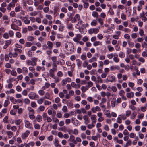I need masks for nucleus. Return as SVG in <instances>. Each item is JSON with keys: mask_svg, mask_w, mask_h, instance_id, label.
I'll return each instance as SVG.
<instances>
[{"mask_svg": "<svg viewBox=\"0 0 147 147\" xmlns=\"http://www.w3.org/2000/svg\"><path fill=\"white\" fill-rule=\"evenodd\" d=\"M102 42L99 41H95L93 43V45L95 46H96L98 45H102Z\"/></svg>", "mask_w": 147, "mask_h": 147, "instance_id": "nucleus-21", "label": "nucleus"}, {"mask_svg": "<svg viewBox=\"0 0 147 147\" xmlns=\"http://www.w3.org/2000/svg\"><path fill=\"white\" fill-rule=\"evenodd\" d=\"M11 43V41L10 40H6L5 42V45L3 46V48L6 49L10 45Z\"/></svg>", "mask_w": 147, "mask_h": 147, "instance_id": "nucleus-14", "label": "nucleus"}, {"mask_svg": "<svg viewBox=\"0 0 147 147\" xmlns=\"http://www.w3.org/2000/svg\"><path fill=\"white\" fill-rule=\"evenodd\" d=\"M125 94V92L123 90H121L119 92V95L121 96H123Z\"/></svg>", "mask_w": 147, "mask_h": 147, "instance_id": "nucleus-42", "label": "nucleus"}, {"mask_svg": "<svg viewBox=\"0 0 147 147\" xmlns=\"http://www.w3.org/2000/svg\"><path fill=\"white\" fill-rule=\"evenodd\" d=\"M10 37H12L14 35V32L13 31L9 30L8 33Z\"/></svg>", "mask_w": 147, "mask_h": 147, "instance_id": "nucleus-47", "label": "nucleus"}, {"mask_svg": "<svg viewBox=\"0 0 147 147\" xmlns=\"http://www.w3.org/2000/svg\"><path fill=\"white\" fill-rule=\"evenodd\" d=\"M59 141L57 139H55V140L54 142V144L55 145V146L56 147H61V145L59 144Z\"/></svg>", "mask_w": 147, "mask_h": 147, "instance_id": "nucleus-16", "label": "nucleus"}, {"mask_svg": "<svg viewBox=\"0 0 147 147\" xmlns=\"http://www.w3.org/2000/svg\"><path fill=\"white\" fill-rule=\"evenodd\" d=\"M44 99V98H40L37 101V103L39 104H42L43 102V100Z\"/></svg>", "mask_w": 147, "mask_h": 147, "instance_id": "nucleus-36", "label": "nucleus"}, {"mask_svg": "<svg viewBox=\"0 0 147 147\" xmlns=\"http://www.w3.org/2000/svg\"><path fill=\"white\" fill-rule=\"evenodd\" d=\"M76 61L77 66L79 67H80L82 63L80 59H77Z\"/></svg>", "mask_w": 147, "mask_h": 147, "instance_id": "nucleus-29", "label": "nucleus"}, {"mask_svg": "<svg viewBox=\"0 0 147 147\" xmlns=\"http://www.w3.org/2000/svg\"><path fill=\"white\" fill-rule=\"evenodd\" d=\"M116 102V105H117L119 103H120L121 102V98H117Z\"/></svg>", "mask_w": 147, "mask_h": 147, "instance_id": "nucleus-52", "label": "nucleus"}, {"mask_svg": "<svg viewBox=\"0 0 147 147\" xmlns=\"http://www.w3.org/2000/svg\"><path fill=\"white\" fill-rule=\"evenodd\" d=\"M16 90L18 92L21 91L22 90L21 87L19 85H18L16 86Z\"/></svg>", "mask_w": 147, "mask_h": 147, "instance_id": "nucleus-59", "label": "nucleus"}, {"mask_svg": "<svg viewBox=\"0 0 147 147\" xmlns=\"http://www.w3.org/2000/svg\"><path fill=\"white\" fill-rule=\"evenodd\" d=\"M14 50L15 52L17 53H21L22 52V51L21 49H17V48H14Z\"/></svg>", "mask_w": 147, "mask_h": 147, "instance_id": "nucleus-26", "label": "nucleus"}, {"mask_svg": "<svg viewBox=\"0 0 147 147\" xmlns=\"http://www.w3.org/2000/svg\"><path fill=\"white\" fill-rule=\"evenodd\" d=\"M107 48L109 51H113L114 49V48L111 46V45H108L107 46Z\"/></svg>", "mask_w": 147, "mask_h": 147, "instance_id": "nucleus-39", "label": "nucleus"}, {"mask_svg": "<svg viewBox=\"0 0 147 147\" xmlns=\"http://www.w3.org/2000/svg\"><path fill=\"white\" fill-rule=\"evenodd\" d=\"M51 60L53 61V63H56L57 57L56 56H53L51 57Z\"/></svg>", "mask_w": 147, "mask_h": 147, "instance_id": "nucleus-33", "label": "nucleus"}, {"mask_svg": "<svg viewBox=\"0 0 147 147\" xmlns=\"http://www.w3.org/2000/svg\"><path fill=\"white\" fill-rule=\"evenodd\" d=\"M71 86L75 88H79L80 87V84H76L74 82H72L71 84Z\"/></svg>", "mask_w": 147, "mask_h": 147, "instance_id": "nucleus-13", "label": "nucleus"}, {"mask_svg": "<svg viewBox=\"0 0 147 147\" xmlns=\"http://www.w3.org/2000/svg\"><path fill=\"white\" fill-rule=\"evenodd\" d=\"M18 55L17 53L14 52L13 54L11 52H10L8 55L9 57L10 58H12V57L13 58H16L17 57Z\"/></svg>", "mask_w": 147, "mask_h": 147, "instance_id": "nucleus-10", "label": "nucleus"}, {"mask_svg": "<svg viewBox=\"0 0 147 147\" xmlns=\"http://www.w3.org/2000/svg\"><path fill=\"white\" fill-rule=\"evenodd\" d=\"M3 37L4 38L6 39H8L9 38V35L7 33H5L3 35Z\"/></svg>", "mask_w": 147, "mask_h": 147, "instance_id": "nucleus-44", "label": "nucleus"}, {"mask_svg": "<svg viewBox=\"0 0 147 147\" xmlns=\"http://www.w3.org/2000/svg\"><path fill=\"white\" fill-rule=\"evenodd\" d=\"M47 45H48V48L49 49H51L53 48V44L52 42L50 41H48L47 42Z\"/></svg>", "mask_w": 147, "mask_h": 147, "instance_id": "nucleus-22", "label": "nucleus"}, {"mask_svg": "<svg viewBox=\"0 0 147 147\" xmlns=\"http://www.w3.org/2000/svg\"><path fill=\"white\" fill-rule=\"evenodd\" d=\"M38 93L40 95L42 96L44 94L45 92L42 90H40L38 91Z\"/></svg>", "mask_w": 147, "mask_h": 147, "instance_id": "nucleus-57", "label": "nucleus"}, {"mask_svg": "<svg viewBox=\"0 0 147 147\" xmlns=\"http://www.w3.org/2000/svg\"><path fill=\"white\" fill-rule=\"evenodd\" d=\"M16 36L17 37L20 38L21 37V34L20 32H17L16 33Z\"/></svg>", "mask_w": 147, "mask_h": 147, "instance_id": "nucleus-55", "label": "nucleus"}, {"mask_svg": "<svg viewBox=\"0 0 147 147\" xmlns=\"http://www.w3.org/2000/svg\"><path fill=\"white\" fill-rule=\"evenodd\" d=\"M13 22H15L16 23V24L18 26H20L22 25V22L21 21L19 20H17L16 19H14L13 20Z\"/></svg>", "mask_w": 147, "mask_h": 147, "instance_id": "nucleus-12", "label": "nucleus"}, {"mask_svg": "<svg viewBox=\"0 0 147 147\" xmlns=\"http://www.w3.org/2000/svg\"><path fill=\"white\" fill-rule=\"evenodd\" d=\"M50 3H51V2L47 0V1H45L44 2V5H45L47 6H48L50 4Z\"/></svg>", "mask_w": 147, "mask_h": 147, "instance_id": "nucleus-35", "label": "nucleus"}, {"mask_svg": "<svg viewBox=\"0 0 147 147\" xmlns=\"http://www.w3.org/2000/svg\"><path fill=\"white\" fill-rule=\"evenodd\" d=\"M67 50L69 51L73 52L74 51V45L71 43H70L69 45V47L67 49Z\"/></svg>", "mask_w": 147, "mask_h": 147, "instance_id": "nucleus-8", "label": "nucleus"}, {"mask_svg": "<svg viewBox=\"0 0 147 147\" xmlns=\"http://www.w3.org/2000/svg\"><path fill=\"white\" fill-rule=\"evenodd\" d=\"M131 114V111L130 110H128L126 111V116L127 117L129 116Z\"/></svg>", "mask_w": 147, "mask_h": 147, "instance_id": "nucleus-54", "label": "nucleus"}, {"mask_svg": "<svg viewBox=\"0 0 147 147\" xmlns=\"http://www.w3.org/2000/svg\"><path fill=\"white\" fill-rule=\"evenodd\" d=\"M121 18L123 20H125L126 19V16L123 13H122L121 16Z\"/></svg>", "mask_w": 147, "mask_h": 147, "instance_id": "nucleus-53", "label": "nucleus"}, {"mask_svg": "<svg viewBox=\"0 0 147 147\" xmlns=\"http://www.w3.org/2000/svg\"><path fill=\"white\" fill-rule=\"evenodd\" d=\"M83 2L84 3V7L85 8H87L89 6L88 3L85 2L84 1H83Z\"/></svg>", "mask_w": 147, "mask_h": 147, "instance_id": "nucleus-37", "label": "nucleus"}, {"mask_svg": "<svg viewBox=\"0 0 147 147\" xmlns=\"http://www.w3.org/2000/svg\"><path fill=\"white\" fill-rule=\"evenodd\" d=\"M115 104H116V102L115 99L114 100L113 98V99L111 101V107H115Z\"/></svg>", "mask_w": 147, "mask_h": 147, "instance_id": "nucleus-27", "label": "nucleus"}, {"mask_svg": "<svg viewBox=\"0 0 147 147\" xmlns=\"http://www.w3.org/2000/svg\"><path fill=\"white\" fill-rule=\"evenodd\" d=\"M34 37L32 36H29L27 38V39L28 40L30 41H32L34 40Z\"/></svg>", "mask_w": 147, "mask_h": 147, "instance_id": "nucleus-45", "label": "nucleus"}, {"mask_svg": "<svg viewBox=\"0 0 147 147\" xmlns=\"http://www.w3.org/2000/svg\"><path fill=\"white\" fill-rule=\"evenodd\" d=\"M99 31V30L98 28L91 29L88 30L89 33L91 34L93 33H97Z\"/></svg>", "mask_w": 147, "mask_h": 147, "instance_id": "nucleus-6", "label": "nucleus"}, {"mask_svg": "<svg viewBox=\"0 0 147 147\" xmlns=\"http://www.w3.org/2000/svg\"><path fill=\"white\" fill-rule=\"evenodd\" d=\"M81 58L83 60L86 59V55H82L81 56Z\"/></svg>", "mask_w": 147, "mask_h": 147, "instance_id": "nucleus-61", "label": "nucleus"}, {"mask_svg": "<svg viewBox=\"0 0 147 147\" xmlns=\"http://www.w3.org/2000/svg\"><path fill=\"white\" fill-rule=\"evenodd\" d=\"M142 46L143 48H145L146 49L147 48V43L145 42H144L142 44Z\"/></svg>", "mask_w": 147, "mask_h": 147, "instance_id": "nucleus-49", "label": "nucleus"}, {"mask_svg": "<svg viewBox=\"0 0 147 147\" xmlns=\"http://www.w3.org/2000/svg\"><path fill=\"white\" fill-rule=\"evenodd\" d=\"M97 60V58L96 57H94L90 59L89 60V62L90 63H91L93 62L96 61Z\"/></svg>", "mask_w": 147, "mask_h": 147, "instance_id": "nucleus-25", "label": "nucleus"}, {"mask_svg": "<svg viewBox=\"0 0 147 147\" xmlns=\"http://www.w3.org/2000/svg\"><path fill=\"white\" fill-rule=\"evenodd\" d=\"M28 110L29 111V115H33L34 114V110L31 107H29Z\"/></svg>", "mask_w": 147, "mask_h": 147, "instance_id": "nucleus-20", "label": "nucleus"}, {"mask_svg": "<svg viewBox=\"0 0 147 147\" xmlns=\"http://www.w3.org/2000/svg\"><path fill=\"white\" fill-rule=\"evenodd\" d=\"M11 28L15 30H19L18 29L19 27L18 26L15 24H12L11 25Z\"/></svg>", "mask_w": 147, "mask_h": 147, "instance_id": "nucleus-15", "label": "nucleus"}, {"mask_svg": "<svg viewBox=\"0 0 147 147\" xmlns=\"http://www.w3.org/2000/svg\"><path fill=\"white\" fill-rule=\"evenodd\" d=\"M61 11L62 12H63L65 13H66L67 12V9L65 8V7H62L61 8Z\"/></svg>", "mask_w": 147, "mask_h": 147, "instance_id": "nucleus-62", "label": "nucleus"}, {"mask_svg": "<svg viewBox=\"0 0 147 147\" xmlns=\"http://www.w3.org/2000/svg\"><path fill=\"white\" fill-rule=\"evenodd\" d=\"M129 45V46L130 47H133L134 46V44L133 42H130L129 40L127 41Z\"/></svg>", "mask_w": 147, "mask_h": 147, "instance_id": "nucleus-34", "label": "nucleus"}, {"mask_svg": "<svg viewBox=\"0 0 147 147\" xmlns=\"http://www.w3.org/2000/svg\"><path fill=\"white\" fill-rule=\"evenodd\" d=\"M16 12H18L20 11V9L19 6L16 7L15 9Z\"/></svg>", "mask_w": 147, "mask_h": 147, "instance_id": "nucleus-63", "label": "nucleus"}, {"mask_svg": "<svg viewBox=\"0 0 147 147\" xmlns=\"http://www.w3.org/2000/svg\"><path fill=\"white\" fill-rule=\"evenodd\" d=\"M115 78L113 76L109 75L107 78L106 80V82H107L109 81L111 82H114L115 81Z\"/></svg>", "mask_w": 147, "mask_h": 147, "instance_id": "nucleus-2", "label": "nucleus"}, {"mask_svg": "<svg viewBox=\"0 0 147 147\" xmlns=\"http://www.w3.org/2000/svg\"><path fill=\"white\" fill-rule=\"evenodd\" d=\"M10 103L9 101L8 100H6L5 101L4 104V106L7 107L8 106L9 104Z\"/></svg>", "mask_w": 147, "mask_h": 147, "instance_id": "nucleus-30", "label": "nucleus"}, {"mask_svg": "<svg viewBox=\"0 0 147 147\" xmlns=\"http://www.w3.org/2000/svg\"><path fill=\"white\" fill-rule=\"evenodd\" d=\"M93 85V83L91 81H89L87 83V85L86 86V87L88 88H89L92 86Z\"/></svg>", "mask_w": 147, "mask_h": 147, "instance_id": "nucleus-23", "label": "nucleus"}, {"mask_svg": "<svg viewBox=\"0 0 147 147\" xmlns=\"http://www.w3.org/2000/svg\"><path fill=\"white\" fill-rule=\"evenodd\" d=\"M98 22L101 24L102 25L103 24V20L101 18H99L97 20Z\"/></svg>", "mask_w": 147, "mask_h": 147, "instance_id": "nucleus-46", "label": "nucleus"}, {"mask_svg": "<svg viewBox=\"0 0 147 147\" xmlns=\"http://www.w3.org/2000/svg\"><path fill=\"white\" fill-rule=\"evenodd\" d=\"M31 105L32 107L34 108L36 107L37 106L36 103L34 102H32L31 103Z\"/></svg>", "mask_w": 147, "mask_h": 147, "instance_id": "nucleus-56", "label": "nucleus"}, {"mask_svg": "<svg viewBox=\"0 0 147 147\" xmlns=\"http://www.w3.org/2000/svg\"><path fill=\"white\" fill-rule=\"evenodd\" d=\"M71 81V79L70 78H67L65 79H63L62 80L63 84L62 86H63V84H66L67 82H70Z\"/></svg>", "mask_w": 147, "mask_h": 147, "instance_id": "nucleus-11", "label": "nucleus"}, {"mask_svg": "<svg viewBox=\"0 0 147 147\" xmlns=\"http://www.w3.org/2000/svg\"><path fill=\"white\" fill-rule=\"evenodd\" d=\"M2 19L3 20H5L4 22V24L7 25L9 24L10 20L7 16L6 15H3L2 17Z\"/></svg>", "mask_w": 147, "mask_h": 147, "instance_id": "nucleus-1", "label": "nucleus"}, {"mask_svg": "<svg viewBox=\"0 0 147 147\" xmlns=\"http://www.w3.org/2000/svg\"><path fill=\"white\" fill-rule=\"evenodd\" d=\"M30 131L27 130L25 133H22V134L21 137L23 139H25L30 134Z\"/></svg>", "mask_w": 147, "mask_h": 147, "instance_id": "nucleus-4", "label": "nucleus"}, {"mask_svg": "<svg viewBox=\"0 0 147 147\" xmlns=\"http://www.w3.org/2000/svg\"><path fill=\"white\" fill-rule=\"evenodd\" d=\"M25 126L26 128L31 129L32 127V125L28 121L25 120L24 121Z\"/></svg>", "mask_w": 147, "mask_h": 147, "instance_id": "nucleus-5", "label": "nucleus"}, {"mask_svg": "<svg viewBox=\"0 0 147 147\" xmlns=\"http://www.w3.org/2000/svg\"><path fill=\"white\" fill-rule=\"evenodd\" d=\"M115 21L117 24L120 23L121 22V20H118L117 18H115Z\"/></svg>", "mask_w": 147, "mask_h": 147, "instance_id": "nucleus-48", "label": "nucleus"}, {"mask_svg": "<svg viewBox=\"0 0 147 147\" xmlns=\"http://www.w3.org/2000/svg\"><path fill=\"white\" fill-rule=\"evenodd\" d=\"M134 93L133 92L127 93L126 94L127 97L129 98H131L133 97L134 96Z\"/></svg>", "mask_w": 147, "mask_h": 147, "instance_id": "nucleus-17", "label": "nucleus"}, {"mask_svg": "<svg viewBox=\"0 0 147 147\" xmlns=\"http://www.w3.org/2000/svg\"><path fill=\"white\" fill-rule=\"evenodd\" d=\"M55 71L53 69H51L49 70V76L51 77H54V72Z\"/></svg>", "mask_w": 147, "mask_h": 147, "instance_id": "nucleus-19", "label": "nucleus"}, {"mask_svg": "<svg viewBox=\"0 0 147 147\" xmlns=\"http://www.w3.org/2000/svg\"><path fill=\"white\" fill-rule=\"evenodd\" d=\"M6 132L9 138H11L13 135V133L11 131H7Z\"/></svg>", "mask_w": 147, "mask_h": 147, "instance_id": "nucleus-18", "label": "nucleus"}, {"mask_svg": "<svg viewBox=\"0 0 147 147\" xmlns=\"http://www.w3.org/2000/svg\"><path fill=\"white\" fill-rule=\"evenodd\" d=\"M87 100L90 102H92L93 101V98L91 97H88L87 98Z\"/></svg>", "mask_w": 147, "mask_h": 147, "instance_id": "nucleus-43", "label": "nucleus"}, {"mask_svg": "<svg viewBox=\"0 0 147 147\" xmlns=\"http://www.w3.org/2000/svg\"><path fill=\"white\" fill-rule=\"evenodd\" d=\"M36 93L33 92H31L29 94L28 96L29 98L31 99H34L36 96Z\"/></svg>", "mask_w": 147, "mask_h": 147, "instance_id": "nucleus-9", "label": "nucleus"}, {"mask_svg": "<svg viewBox=\"0 0 147 147\" xmlns=\"http://www.w3.org/2000/svg\"><path fill=\"white\" fill-rule=\"evenodd\" d=\"M50 97V94L48 93L47 92L45 93V96L44 98H46L47 99H49Z\"/></svg>", "mask_w": 147, "mask_h": 147, "instance_id": "nucleus-40", "label": "nucleus"}, {"mask_svg": "<svg viewBox=\"0 0 147 147\" xmlns=\"http://www.w3.org/2000/svg\"><path fill=\"white\" fill-rule=\"evenodd\" d=\"M82 37V36L80 34H77L76 35V37L74 38L73 40L76 42H79Z\"/></svg>", "mask_w": 147, "mask_h": 147, "instance_id": "nucleus-7", "label": "nucleus"}, {"mask_svg": "<svg viewBox=\"0 0 147 147\" xmlns=\"http://www.w3.org/2000/svg\"><path fill=\"white\" fill-rule=\"evenodd\" d=\"M97 24V21L96 20H94L91 22V24L92 26H94L96 25Z\"/></svg>", "mask_w": 147, "mask_h": 147, "instance_id": "nucleus-31", "label": "nucleus"}, {"mask_svg": "<svg viewBox=\"0 0 147 147\" xmlns=\"http://www.w3.org/2000/svg\"><path fill=\"white\" fill-rule=\"evenodd\" d=\"M39 109L40 111H44L45 109V107L44 106H40L39 108Z\"/></svg>", "mask_w": 147, "mask_h": 147, "instance_id": "nucleus-60", "label": "nucleus"}, {"mask_svg": "<svg viewBox=\"0 0 147 147\" xmlns=\"http://www.w3.org/2000/svg\"><path fill=\"white\" fill-rule=\"evenodd\" d=\"M36 119L38 122H40L42 121V118L41 116L38 115L36 116Z\"/></svg>", "mask_w": 147, "mask_h": 147, "instance_id": "nucleus-24", "label": "nucleus"}, {"mask_svg": "<svg viewBox=\"0 0 147 147\" xmlns=\"http://www.w3.org/2000/svg\"><path fill=\"white\" fill-rule=\"evenodd\" d=\"M75 136L72 135H71L70 136L69 140L70 142H73L75 140Z\"/></svg>", "mask_w": 147, "mask_h": 147, "instance_id": "nucleus-32", "label": "nucleus"}, {"mask_svg": "<svg viewBox=\"0 0 147 147\" xmlns=\"http://www.w3.org/2000/svg\"><path fill=\"white\" fill-rule=\"evenodd\" d=\"M57 66L56 63H53L52 69L55 71H57Z\"/></svg>", "mask_w": 147, "mask_h": 147, "instance_id": "nucleus-28", "label": "nucleus"}, {"mask_svg": "<svg viewBox=\"0 0 147 147\" xmlns=\"http://www.w3.org/2000/svg\"><path fill=\"white\" fill-rule=\"evenodd\" d=\"M142 55L144 57H147V53L146 51H144L142 53Z\"/></svg>", "mask_w": 147, "mask_h": 147, "instance_id": "nucleus-64", "label": "nucleus"}, {"mask_svg": "<svg viewBox=\"0 0 147 147\" xmlns=\"http://www.w3.org/2000/svg\"><path fill=\"white\" fill-rule=\"evenodd\" d=\"M91 111L94 113H95L96 111H101V109L98 106H96L95 107H93L91 109Z\"/></svg>", "mask_w": 147, "mask_h": 147, "instance_id": "nucleus-3", "label": "nucleus"}, {"mask_svg": "<svg viewBox=\"0 0 147 147\" xmlns=\"http://www.w3.org/2000/svg\"><path fill=\"white\" fill-rule=\"evenodd\" d=\"M88 88H86L84 86H82L81 87V90L83 92H84L86 90L88 89Z\"/></svg>", "mask_w": 147, "mask_h": 147, "instance_id": "nucleus-51", "label": "nucleus"}, {"mask_svg": "<svg viewBox=\"0 0 147 147\" xmlns=\"http://www.w3.org/2000/svg\"><path fill=\"white\" fill-rule=\"evenodd\" d=\"M62 110L64 112H67V106H63L62 109Z\"/></svg>", "mask_w": 147, "mask_h": 147, "instance_id": "nucleus-58", "label": "nucleus"}, {"mask_svg": "<svg viewBox=\"0 0 147 147\" xmlns=\"http://www.w3.org/2000/svg\"><path fill=\"white\" fill-rule=\"evenodd\" d=\"M74 19H76L78 21L80 19V16L79 14H76L74 18Z\"/></svg>", "mask_w": 147, "mask_h": 147, "instance_id": "nucleus-50", "label": "nucleus"}, {"mask_svg": "<svg viewBox=\"0 0 147 147\" xmlns=\"http://www.w3.org/2000/svg\"><path fill=\"white\" fill-rule=\"evenodd\" d=\"M98 83H102V80L100 76H98L97 77Z\"/></svg>", "mask_w": 147, "mask_h": 147, "instance_id": "nucleus-41", "label": "nucleus"}, {"mask_svg": "<svg viewBox=\"0 0 147 147\" xmlns=\"http://www.w3.org/2000/svg\"><path fill=\"white\" fill-rule=\"evenodd\" d=\"M92 16L95 17L97 18L98 17V14L97 12L95 11H94L92 13Z\"/></svg>", "mask_w": 147, "mask_h": 147, "instance_id": "nucleus-38", "label": "nucleus"}]
</instances>
